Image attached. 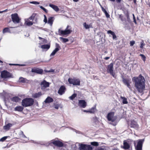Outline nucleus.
<instances>
[{"label": "nucleus", "instance_id": "obj_23", "mask_svg": "<svg viewBox=\"0 0 150 150\" xmlns=\"http://www.w3.org/2000/svg\"><path fill=\"white\" fill-rule=\"evenodd\" d=\"M42 95V93L41 92H40L33 94V97L34 98H37L41 96Z\"/></svg>", "mask_w": 150, "mask_h": 150}, {"label": "nucleus", "instance_id": "obj_24", "mask_svg": "<svg viewBox=\"0 0 150 150\" xmlns=\"http://www.w3.org/2000/svg\"><path fill=\"white\" fill-rule=\"evenodd\" d=\"M107 33L108 34H110L112 36V38L113 39H114L117 38V36L115 33L111 30H108L107 31Z\"/></svg>", "mask_w": 150, "mask_h": 150}, {"label": "nucleus", "instance_id": "obj_53", "mask_svg": "<svg viewBox=\"0 0 150 150\" xmlns=\"http://www.w3.org/2000/svg\"><path fill=\"white\" fill-rule=\"evenodd\" d=\"M54 108L57 109H58L59 108V105H55L54 106Z\"/></svg>", "mask_w": 150, "mask_h": 150}, {"label": "nucleus", "instance_id": "obj_28", "mask_svg": "<svg viewBox=\"0 0 150 150\" xmlns=\"http://www.w3.org/2000/svg\"><path fill=\"white\" fill-rule=\"evenodd\" d=\"M101 8L102 11L105 13L106 16L107 18L110 17V15L108 13L106 10L102 6H101Z\"/></svg>", "mask_w": 150, "mask_h": 150}, {"label": "nucleus", "instance_id": "obj_52", "mask_svg": "<svg viewBox=\"0 0 150 150\" xmlns=\"http://www.w3.org/2000/svg\"><path fill=\"white\" fill-rule=\"evenodd\" d=\"M130 83H128V84H127L126 85L127 86V87L129 88V89H131V86L130 84Z\"/></svg>", "mask_w": 150, "mask_h": 150}, {"label": "nucleus", "instance_id": "obj_1", "mask_svg": "<svg viewBox=\"0 0 150 150\" xmlns=\"http://www.w3.org/2000/svg\"><path fill=\"white\" fill-rule=\"evenodd\" d=\"M132 80L137 90L139 93H142L145 88V80L144 76L140 74L137 77H134Z\"/></svg>", "mask_w": 150, "mask_h": 150}, {"label": "nucleus", "instance_id": "obj_63", "mask_svg": "<svg viewBox=\"0 0 150 150\" xmlns=\"http://www.w3.org/2000/svg\"><path fill=\"white\" fill-rule=\"evenodd\" d=\"M3 12H4V11H0V13H3Z\"/></svg>", "mask_w": 150, "mask_h": 150}, {"label": "nucleus", "instance_id": "obj_56", "mask_svg": "<svg viewBox=\"0 0 150 150\" xmlns=\"http://www.w3.org/2000/svg\"><path fill=\"white\" fill-rule=\"evenodd\" d=\"M116 2L117 3H120L122 1V0H116Z\"/></svg>", "mask_w": 150, "mask_h": 150}, {"label": "nucleus", "instance_id": "obj_57", "mask_svg": "<svg viewBox=\"0 0 150 150\" xmlns=\"http://www.w3.org/2000/svg\"><path fill=\"white\" fill-rule=\"evenodd\" d=\"M83 111L85 112L89 113V110H83Z\"/></svg>", "mask_w": 150, "mask_h": 150}, {"label": "nucleus", "instance_id": "obj_12", "mask_svg": "<svg viewBox=\"0 0 150 150\" xmlns=\"http://www.w3.org/2000/svg\"><path fill=\"white\" fill-rule=\"evenodd\" d=\"M114 114L113 112H110L108 114L107 118L108 121L113 122L115 120V119L113 117Z\"/></svg>", "mask_w": 150, "mask_h": 150}, {"label": "nucleus", "instance_id": "obj_42", "mask_svg": "<svg viewBox=\"0 0 150 150\" xmlns=\"http://www.w3.org/2000/svg\"><path fill=\"white\" fill-rule=\"evenodd\" d=\"M8 138L7 136L4 137L0 139V142H3L5 141Z\"/></svg>", "mask_w": 150, "mask_h": 150}, {"label": "nucleus", "instance_id": "obj_30", "mask_svg": "<svg viewBox=\"0 0 150 150\" xmlns=\"http://www.w3.org/2000/svg\"><path fill=\"white\" fill-rule=\"evenodd\" d=\"M122 81L123 83L126 85L128 84L129 83H131V82H130V79H126L124 78H123Z\"/></svg>", "mask_w": 150, "mask_h": 150}, {"label": "nucleus", "instance_id": "obj_50", "mask_svg": "<svg viewBox=\"0 0 150 150\" xmlns=\"http://www.w3.org/2000/svg\"><path fill=\"white\" fill-rule=\"evenodd\" d=\"M38 38L40 40L43 39V41L44 42H47V40H46L44 38H43L41 37H39Z\"/></svg>", "mask_w": 150, "mask_h": 150}, {"label": "nucleus", "instance_id": "obj_34", "mask_svg": "<svg viewBox=\"0 0 150 150\" xmlns=\"http://www.w3.org/2000/svg\"><path fill=\"white\" fill-rule=\"evenodd\" d=\"M77 96V94L74 93L71 96L69 97V98L70 99L72 100L74 99Z\"/></svg>", "mask_w": 150, "mask_h": 150}, {"label": "nucleus", "instance_id": "obj_41", "mask_svg": "<svg viewBox=\"0 0 150 150\" xmlns=\"http://www.w3.org/2000/svg\"><path fill=\"white\" fill-rule=\"evenodd\" d=\"M145 45V44L144 43V41L142 40L140 43V47L141 49H143V46Z\"/></svg>", "mask_w": 150, "mask_h": 150}, {"label": "nucleus", "instance_id": "obj_9", "mask_svg": "<svg viewBox=\"0 0 150 150\" xmlns=\"http://www.w3.org/2000/svg\"><path fill=\"white\" fill-rule=\"evenodd\" d=\"M144 141V139H139L138 140L137 145L135 147L136 150H142V145Z\"/></svg>", "mask_w": 150, "mask_h": 150}, {"label": "nucleus", "instance_id": "obj_21", "mask_svg": "<svg viewBox=\"0 0 150 150\" xmlns=\"http://www.w3.org/2000/svg\"><path fill=\"white\" fill-rule=\"evenodd\" d=\"M24 109L23 106H16L14 108V110L20 112H22Z\"/></svg>", "mask_w": 150, "mask_h": 150}, {"label": "nucleus", "instance_id": "obj_32", "mask_svg": "<svg viewBox=\"0 0 150 150\" xmlns=\"http://www.w3.org/2000/svg\"><path fill=\"white\" fill-rule=\"evenodd\" d=\"M7 32H8L9 33H11L9 28L8 27L5 28L3 29V33H4Z\"/></svg>", "mask_w": 150, "mask_h": 150}, {"label": "nucleus", "instance_id": "obj_18", "mask_svg": "<svg viewBox=\"0 0 150 150\" xmlns=\"http://www.w3.org/2000/svg\"><path fill=\"white\" fill-rule=\"evenodd\" d=\"M130 148V146L129 144L126 141L124 140L123 142V148L125 149H128Z\"/></svg>", "mask_w": 150, "mask_h": 150}, {"label": "nucleus", "instance_id": "obj_20", "mask_svg": "<svg viewBox=\"0 0 150 150\" xmlns=\"http://www.w3.org/2000/svg\"><path fill=\"white\" fill-rule=\"evenodd\" d=\"M97 111L96 106V105H95L89 110V113L94 114Z\"/></svg>", "mask_w": 150, "mask_h": 150}, {"label": "nucleus", "instance_id": "obj_8", "mask_svg": "<svg viewBox=\"0 0 150 150\" xmlns=\"http://www.w3.org/2000/svg\"><path fill=\"white\" fill-rule=\"evenodd\" d=\"M92 147L89 145L81 144L79 147L80 150H92Z\"/></svg>", "mask_w": 150, "mask_h": 150}, {"label": "nucleus", "instance_id": "obj_45", "mask_svg": "<svg viewBox=\"0 0 150 150\" xmlns=\"http://www.w3.org/2000/svg\"><path fill=\"white\" fill-rule=\"evenodd\" d=\"M40 7L43 10L45 13H47L48 11L42 6H40Z\"/></svg>", "mask_w": 150, "mask_h": 150}, {"label": "nucleus", "instance_id": "obj_40", "mask_svg": "<svg viewBox=\"0 0 150 150\" xmlns=\"http://www.w3.org/2000/svg\"><path fill=\"white\" fill-rule=\"evenodd\" d=\"M25 79L22 77H20L19 79L20 82L23 83H24L25 82Z\"/></svg>", "mask_w": 150, "mask_h": 150}, {"label": "nucleus", "instance_id": "obj_3", "mask_svg": "<svg viewBox=\"0 0 150 150\" xmlns=\"http://www.w3.org/2000/svg\"><path fill=\"white\" fill-rule=\"evenodd\" d=\"M68 81L70 84L75 86H80V80L76 77L69 78L68 79Z\"/></svg>", "mask_w": 150, "mask_h": 150}, {"label": "nucleus", "instance_id": "obj_4", "mask_svg": "<svg viewBox=\"0 0 150 150\" xmlns=\"http://www.w3.org/2000/svg\"><path fill=\"white\" fill-rule=\"evenodd\" d=\"M107 71L108 73H110L114 78L115 79L116 78L117 76L113 71V64L112 63H111L108 66Z\"/></svg>", "mask_w": 150, "mask_h": 150}, {"label": "nucleus", "instance_id": "obj_46", "mask_svg": "<svg viewBox=\"0 0 150 150\" xmlns=\"http://www.w3.org/2000/svg\"><path fill=\"white\" fill-rule=\"evenodd\" d=\"M30 4H40V3L39 2H38L36 1H31L30 2Z\"/></svg>", "mask_w": 150, "mask_h": 150}, {"label": "nucleus", "instance_id": "obj_43", "mask_svg": "<svg viewBox=\"0 0 150 150\" xmlns=\"http://www.w3.org/2000/svg\"><path fill=\"white\" fill-rule=\"evenodd\" d=\"M140 56L142 58V59L143 60V61L144 62H145V61H146V58L145 56L144 55L142 54H140Z\"/></svg>", "mask_w": 150, "mask_h": 150}, {"label": "nucleus", "instance_id": "obj_58", "mask_svg": "<svg viewBox=\"0 0 150 150\" xmlns=\"http://www.w3.org/2000/svg\"><path fill=\"white\" fill-rule=\"evenodd\" d=\"M134 22L136 24H137V22L136 21V20H134Z\"/></svg>", "mask_w": 150, "mask_h": 150}, {"label": "nucleus", "instance_id": "obj_13", "mask_svg": "<svg viewBox=\"0 0 150 150\" xmlns=\"http://www.w3.org/2000/svg\"><path fill=\"white\" fill-rule=\"evenodd\" d=\"M31 71L33 73H35L38 74H42L43 72L42 69L39 68H34L31 70Z\"/></svg>", "mask_w": 150, "mask_h": 150}, {"label": "nucleus", "instance_id": "obj_60", "mask_svg": "<svg viewBox=\"0 0 150 150\" xmlns=\"http://www.w3.org/2000/svg\"><path fill=\"white\" fill-rule=\"evenodd\" d=\"M8 11V9H6V10H5L4 11H4V12H6L7 11Z\"/></svg>", "mask_w": 150, "mask_h": 150}, {"label": "nucleus", "instance_id": "obj_47", "mask_svg": "<svg viewBox=\"0 0 150 150\" xmlns=\"http://www.w3.org/2000/svg\"><path fill=\"white\" fill-rule=\"evenodd\" d=\"M135 43V41L134 40L131 41L130 42V46H133L134 45Z\"/></svg>", "mask_w": 150, "mask_h": 150}, {"label": "nucleus", "instance_id": "obj_31", "mask_svg": "<svg viewBox=\"0 0 150 150\" xmlns=\"http://www.w3.org/2000/svg\"><path fill=\"white\" fill-rule=\"evenodd\" d=\"M120 98L123 100L122 103L123 104H127L128 103L127 99L125 97L121 96Z\"/></svg>", "mask_w": 150, "mask_h": 150}, {"label": "nucleus", "instance_id": "obj_2", "mask_svg": "<svg viewBox=\"0 0 150 150\" xmlns=\"http://www.w3.org/2000/svg\"><path fill=\"white\" fill-rule=\"evenodd\" d=\"M34 100L33 98H26L22 100L21 105L25 107L31 106L34 103Z\"/></svg>", "mask_w": 150, "mask_h": 150}, {"label": "nucleus", "instance_id": "obj_35", "mask_svg": "<svg viewBox=\"0 0 150 150\" xmlns=\"http://www.w3.org/2000/svg\"><path fill=\"white\" fill-rule=\"evenodd\" d=\"M36 15V14L35 13H33L31 16H30L29 18L28 19V20H34V19L35 18V16Z\"/></svg>", "mask_w": 150, "mask_h": 150}, {"label": "nucleus", "instance_id": "obj_37", "mask_svg": "<svg viewBox=\"0 0 150 150\" xmlns=\"http://www.w3.org/2000/svg\"><path fill=\"white\" fill-rule=\"evenodd\" d=\"M91 144L94 146H98V143L97 142H93L90 143Z\"/></svg>", "mask_w": 150, "mask_h": 150}, {"label": "nucleus", "instance_id": "obj_64", "mask_svg": "<svg viewBox=\"0 0 150 150\" xmlns=\"http://www.w3.org/2000/svg\"><path fill=\"white\" fill-rule=\"evenodd\" d=\"M12 65H17L18 64H12Z\"/></svg>", "mask_w": 150, "mask_h": 150}, {"label": "nucleus", "instance_id": "obj_61", "mask_svg": "<svg viewBox=\"0 0 150 150\" xmlns=\"http://www.w3.org/2000/svg\"><path fill=\"white\" fill-rule=\"evenodd\" d=\"M74 1L77 2L79 1V0H73Z\"/></svg>", "mask_w": 150, "mask_h": 150}, {"label": "nucleus", "instance_id": "obj_7", "mask_svg": "<svg viewBox=\"0 0 150 150\" xmlns=\"http://www.w3.org/2000/svg\"><path fill=\"white\" fill-rule=\"evenodd\" d=\"M11 18L12 21L14 23H19L21 20L17 13L12 14L11 15Z\"/></svg>", "mask_w": 150, "mask_h": 150}, {"label": "nucleus", "instance_id": "obj_49", "mask_svg": "<svg viewBox=\"0 0 150 150\" xmlns=\"http://www.w3.org/2000/svg\"><path fill=\"white\" fill-rule=\"evenodd\" d=\"M126 16L127 17V18H129V12L127 11L126 13L125 14Z\"/></svg>", "mask_w": 150, "mask_h": 150}, {"label": "nucleus", "instance_id": "obj_48", "mask_svg": "<svg viewBox=\"0 0 150 150\" xmlns=\"http://www.w3.org/2000/svg\"><path fill=\"white\" fill-rule=\"evenodd\" d=\"M44 22L45 23L47 22V19L45 15H44Z\"/></svg>", "mask_w": 150, "mask_h": 150}, {"label": "nucleus", "instance_id": "obj_27", "mask_svg": "<svg viewBox=\"0 0 150 150\" xmlns=\"http://www.w3.org/2000/svg\"><path fill=\"white\" fill-rule=\"evenodd\" d=\"M53 99L50 97H48L45 99V103H50L53 102Z\"/></svg>", "mask_w": 150, "mask_h": 150}, {"label": "nucleus", "instance_id": "obj_22", "mask_svg": "<svg viewBox=\"0 0 150 150\" xmlns=\"http://www.w3.org/2000/svg\"><path fill=\"white\" fill-rule=\"evenodd\" d=\"M11 100L13 102L17 103L20 100V99L18 96H15L11 98Z\"/></svg>", "mask_w": 150, "mask_h": 150}, {"label": "nucleus", "instance_id": "obj_51", "mask_svg": "<svg viewBox=\"0 0 150 150\" xmlns=\"http://www.w3.org/2000/svg\"><path fill=\"white\" fill-rule=\"evenodd\" d=\"M45 71L46 72H52L54 71V70L53 69H51L50 70L48 71V70H45Z\"/></svg>", "mask_w": 150, "mask_h": 150}, {"label": "nucleus", "instance_id": "obj_15", "mask_svg": "<svg viewBox=\"0 0 150 150\" xmlns=\"http://www.w3.org/2000/svg\"><path fill=\"white\" fill-rule=\"evenodd\" d=\"M52 143L55 146L59 147H61L63 146V143L59 140H55L52 142Z\"/></svg>", "mask_w": 150, "mask_h": 150}, {"label": "nucleus", "instance_id": "obj_33", "mask_svg": "<svg viewBox=\"0 0 150 150\" xmlns=\"http://www.w3.org/2000/svg\"><path fill=\"white\" fill-rule=\"evenodd\" d=\"M25 24L28 26H30L33 25V23L31 21H26L25 22Z\"/></svg>", "mask_w": 150, "mask_h": 150}, {"label": "nucleus", "instance_id": "obj_16", "mask_svg": "<svg viewBox=\"0 0 150 150\" xmlns=\"http://www.w3.org/2000/svg\"><path fill=\"white\" fill-rule=\"evenodd\" d=\"M56 48L51 53L50 56H54L55 54L58 51H59L60 49V47L59 46V45L57 43L56 44Z\"/></svg>", "mask_w": 150, "mask_h": 150}, {"label": "nucleus", "instance_id": "obj_54", "mask_svg": "<svg viewBox=\"0 0 150 150\" xmlns=\"http://www.w3.org/2000/svg\"><path fill=\"white\" fill-rule=\"evenodd\" d=\"M119 18H120L122 21H123V16L121 15H119Z\"/></svg>", "mask_w": 150, "mask_h": 150}, {"label": "nucleus", "instance_id": "obj_44", "mask_svg": "<svg viewBox=\"0 0 150 150\" xmlns=\"http://www.w3.org/2000/svg\"><path fill=\"white\" fill-rule=\"evenodd\" d=\"M96 150H106V149L105 147H99L96 149Z\"/></svg>", "mask_w": 150, "mask_h": 150}, {"label": "nucleus", "instance_id": "obj_26", "mask_svg": "<svg viewBox=\"0 0 150 150\" xmlns=\"http://www.w3.org/2000/svg\"><path fill=\"white\" fill-rule=\"evenodd\" d=\"M13 125V124L11 123H8L6 125H5L4 127V129L5 130H8L10 127H11Z\"/></svg>", "mask_w": 150, "mask_h": 150}, {"label": "nucleus", "instance_id": "obj_11", "mask_svg": "<svg viewBox=\"0 0 150 150\" xmlns=\"http://www.w3.org/2000/svg\"><path fill=\"white\" fill-rule=\"evenodd\" d=\"M40 85L41 89L42 90L45 89L46 88L49 87L50 86L49 83L46 81L45 80H44L41 82Z\"/></svg>", "mask_w": 150, "mask_h": 150}, {"label": "nucleus", "instance_id": "obj_38", "mask_svg": "<svg viewBox=\"0 0 150 150\" xmlns=\"http://www.w3.org/2000/svg\"><path fill=\"white\" fill-rule=\"evenodd\" d=\"M93 123L96 124V123L98 122V119L96 117H93Z\"/></svg>", "mask_w": 150, "mask_h": 150}, {"label": "nucleus", "instance_id": "obj_59", "mask_svg": "<svg viewBox=\"0 0 150 150\" xmlns=\"http://www.w3.org/2000/svg\"><path fill=\"white\" fill-rule=\"evenodd\" d=\"M133 19L134 20H136L135 18V17L134 15V14H133Z\"/></svg>", "mask_w": 150, "mask_h": 150}, {"label": "nucleus", "instance_id": "obj_19", "mask_svg": "<svg viewBox=\"0 0 150 150\" xmlns=\"http://www.w3.org/2000/svg\"><path fill=\"white\" fill-rule=\"evenodd\" d=\"M49 6L53 8L56 12H58L59 11V8L57 6L52 4H50L49 5Z\"/></svg>", "mask_w": 150, "mask_h": 150}, {"label": "nucleus", "instance_id": "obj_55", "mask_svg": "<svg viewBox=\"0 0 150 150\" xmlns=\"http://www.w3.org/2000/svg\"><path fill=\"white\" fill-rule=\"evenodd\" d=\"M110 57H106L104 58V59L106 60H107L109 59H110Z\"/></svg>", "mask_w": 150, "mask_h": 150}, {"label": "nucleus", "instance_id": "obj_36", "mask_svg": "<svg viewBox=\"0 0 150 150\" xmlns=\"http://www.w3.org/2000/svg\"><path fill=\"white\" fill-rule=\"evenodd\" d=\"M60 39L62 40V42L63 43L69 41V40L67 38H65L63 37H60Z\"/></svg>", "mask_w": 150, "mask_h": 150}, {"label": "nucleus", "instance_id": "obj_17", "mask_svg": "<svg viewBox=\"0 0 150 150\" xmlns=\"http://www.w3.org/2000/svg\"><path fill=\"white\" fill-rule=\"evenodd\" d=\"M79 106L83 108H85L87 106V103L85 100H79Z\"/></svg>", "mask_w": 150, "mask_h": 150}, {"label": "nucleus", "instance_id": "obj_25", "mask_svg": "<svg viewBox=\"0 0 150 150\" xmlns=\"http://www.w3.org/2000/svg\"><path fill=\"white\" fill-rule=\"evenodd\" d=\"M54 18L53 17H50L48 18V23L51 26H52L53 24Z\"/></svg>", "mask_w": 150, "mask_h": 150}, {"label": "nucleus", "instance_id": "obj_29", "mask_svg": "<svg viewBox=\"0 0 150 150\" xmlns=\"http://www.w3.org/2000/svg\"><path fill=\"white\" fill-rule=\"evenodd\" d=\"M50 45L49 44L43 45L41 46V47L43 49H49L50 47Z\"/></svg>", "mask_w": 150, "mask_h": 150}, {"label": "nucleus", "instance_id": "obj_14", "mask_svg": "<svg viewBox=\"0 0 150 150\" xmlns=\"http://www.w3.org/2000/svg\"><path fill=\"white\" fill-rule=\"evenodd\" d=\"M66 90V88L64 86H61L58 90V93L61 95L64 94Z\"/></svg>", "mask_w": 150, "mask_h": 150}, {"label": "nucleus", "instance_id": "obj_62", "mask_svg": "<svg viewBox=\"0 0 150 150\" xmlns=\"http://www.w3.org/2000/svg\"><path fill=\"white\" fill-rule=\"evenodd\" d=\"M134 3H136V0H133Z\"/></svg>", "mask_w": 150, "mask_h": 150}, {"label": "nucleus", "instance_id": "obj_39", "mask_svg": "<svg viewBox=\"0 0 150 150\" xmlns=\"http://www.w3.org/2000/svg\"><path fill=\"white\" fill-rule=\"evenodd\" d=\"M83 25V26L86 29H88L90 27V25L87 24L86 22L84 23Z\"/></svg>", "mask_w": 150, "mask_h": 150}, {"label": "nucleus", "instance_id": "obj_5", "mask_svg": "<svg viewBox=\"0 0 150 150\" xmlns=\"http://www.w3.org/2000/svg\"><path fill=\"white\" fill-rule=\"evenodd\" d=\"M70 27L69 25H68L65 30H59V33L60 35H65L70 34L72 32V30H71V28H69Z\"/></svg>", "mask_w": 150, "mask_h": 150}, {"label": "nucleus", "instance_id": "obj_10", "mask_svg": "<svg viewBox=\"0 0 150 150\" xmlns=\"http://www.w3.org/2000/svg\"><path fill=\"white\" fill-rule=\"evenodd\" d=\"M130 126L131 127L137 130L139 128V126L137 122L134 120L131 121Z\"/></svg>", "mask_w": 150, "mask_h": 150}, {"label": "nucleus", "instance_id": "obj_6", "mask_svg": "<svg viewBox=\"0 0 150 150\" xmlns=\"http://www.w3.org/2000/svg\"><path fill=\"white\" fill-rule=\"evenodd\" d=\"M1 76L2 79H4L13 77L12 74L6 70H3L1 72Z\"/></svg>", "mask_w": 150, "mask_h": 150}]
</instances>
